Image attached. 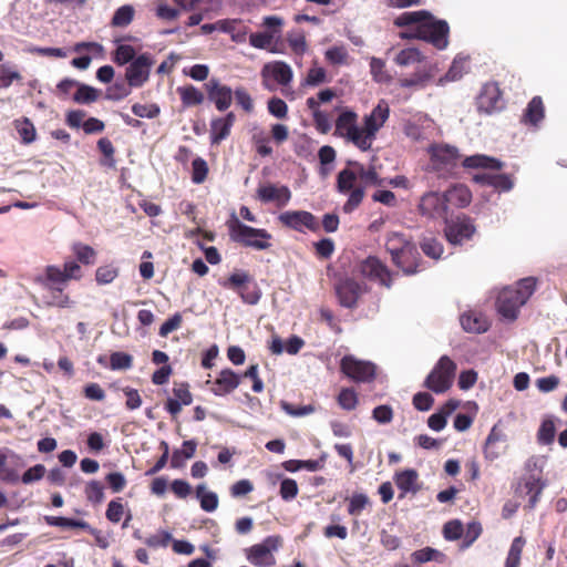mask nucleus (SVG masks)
<instances>
[{"mask_svg":"<svg viewBox=\"0 0 567 567\" xmlns=\"http://www.w3.org/2000/svg\"><path fill=\"white\" fill-rule=\"evenodd\" d=\"M419 213L426 218L447 221L450 210L443 193L427 192L419 203Z\"/></svg>","mask_w":567,"mask_h":567,"instance_id":"11","label":"nucleus"},{"mask_svg":"<svg viewBox=\"0 0 567 567\" xmlns=\"http://www.w3.org/2000/svg\"><path fill=\"white\" fill-rule=\"evenodd\" d=\"M208 175V165L202 157H196L192 163V181L195 184H202Z\"/></svg>","mask_w":567,"mask_h":567,"instance_id":"56","label":"nucleus"},{"mask_svg":"<svg viewBox=\"0 0 567 567\" xmlns=\"http://www.w3.org/2000/svg\"><path fill=\"white\" fill-rule=\"evenodd\" d=\"M72 250L79 262L85 266L93 265L96 260V251L89 245L75 243Z\"/></svg>","mask_w":567,"mask_h":567,"instance_id":"43","label":"nucleus"},{"mask_svg":"<svg viewBox=\"0 0 567 567\" xmlns=\"http://www.w3.org/2000/svg\"><path fill=\"white\" fill-rule=\"evenodd\" d=\"M281 546L280 536H268L262 543L252 545L247 549V559L254 566L271 567L276 564L272 550H277Z\"/></svg>","mask_w":567,"mask_h":567,"instance_id":"9","label":"nucleus"},{"mask_svg":"<svg viewBox=\"0 0 567 567\" xmlns=\"http://www.w3.org/2000/svg\"><path fill=\"white\" fill-rule=\"evenodd\" d=\"M327 72L321 66H312L309 69L306 79L303 80V85L307 86H318L322 83H326Z\"/></svg>","mask_w":567,"mask_h":567,"instance_id":"59","label":"nucleus"},{"mask_svg":"<svg viewBox=\"0 0 567 567\" xmlns=\"http://www.w3.org/2000/svg\"><path fill=\"white\" fill-rule=\"evenodd\" d=\"M100 91L86 84H79L73 100L79 104H90L99 99Z\"/></svg>","mask_w":567,"mask_h":567,"instance_id":"45","label":"nucleus"},{"mask_svg":"<svg viewBox=\"0 0 567 567\" xmlns=\"http://www.w3.org/2000/svg\"><path fill=\"white\" fill-rule=\"evenodd\" d=\"M177 92L185 107L199 105L205 100L204 93L194 85L179 86Z\"/></svg>","mask_w":567,"mask_h":567,"instance_id":"35","label":"nucleus"},{"mask_svg":"<svg viewBox=\"0 0 567 567\" xmlns=\"http://www.w3.org/2000/svg\"><path fill=\"white\" fill-rule=\"evenodd\" d=\"M449 24L445 20H434L432 16L427 21L415 29L416 39L433 44L436 49L443 50L449 44Z\"/></svg>","mask_w":567,"mask_h":567,"instance_id":"8","label":"nucleus"},{"mask_svg":"<svg viewBox=\"0 0 567 567\" xmlns=\"http://www.w3.org/2000/svg\"><path fill=\"white\" fill-rule=\"evenodd\" d=\"M257 197L262 203H275L278 207H284L291 199V192L284 185L266 184L258 187Z\"/></svg>","mask_w":567,"mask_h":567,"instance_id":"22","label":"nucleus"},{"mask_svg":"<svg viewBox=\"0 0 567 567\" xmlns=\"http://www.w3.org/2000/svg\"><path fill=\"white\" fill-rule=\"evenodd\" d=\"M337 402L341 409L352 411L359 403L358 393L353 388H342L337 396Z\"/></svg>","mask_w":567,"mask_h":567,"instance_id":"42","label":"nucleus"},{"mask_svg":"<svg viewBox=\"0 0 567 567\" xmlns=\"http://www.w3.org/2000/svg\"><path fill=\"white\" fill-rule=\"evenodd\" d=\"M241 375L231 369H224L214 381H207L210 384V391L217 396H225L235 391L240 384Z\"/></svg>","mask_w":567,"mask_h":567,"instance_id":"21","label":"nucleus"},{"mask_svg":"<svg viewBox=\"0 0 567 567\" xmlns=\"http://www.w3.org/2000/svg\"><path fill=\"white\" fill-rule=\"evenodd\" d=\"M316 256L320 259H329L334 252V243L330 238H323L313 244Z\"/></svg>","mask_w":567,"mask_h":567,"instance_id":"63","label":"nucleus"},{"mask_svg":"<svg viewBox=\"0 0 567 567\" xmlns=\"http://www.w3.org/2000/svg\"><path fill=\"white\" fill-rule=\"evenodd\" d=\"M324 58L332 65H343L348 63L349 53L343 45H334L326 50Z\"/></svg>","mask_w":567,"mask_h":567,"instance_id":"48","label":"nucleus"},{"mask_svg":"<svg viewBox=\"0 0 567 567\" xmlns=\"http://www.w3.org/2000/svg\"><path fill=\"white\" fill-rule=\"evenodd\" d=\"M462 164L466 168L501 169L503 166L498 159L481 154L465 157Z\"/></svg>","mask_w":567,"mask_h":567,"instance_id":"31","label":"nucleus"},{"mask_svg":"<svg viewBox=\"0 0 567 567\" xmlns=\"http://www.w3.org/2000/svg\"><path fill=\"white\" fill-rule=\"evenodd\" d=\"M474 233L475 226L466 216L457 218L445 228L446 239L453 245H462L465 240L471 239Z\"/></svg>","mask_w":567,"mask_h":567,"instance_id":"20","label":"nucleus"},{"mask_svg":"<svg viewBox=\"0 0 567 567\" xmlns=\"http://www.w3.org/2000/svg\"><path fill=\"white\" fill-rule=\"evenodd\" d=\"M44 520L50 526L63 527V528H80L89 532L91 535H97L99 529L91 527V525L81 519H74L61 516H44Z\"/></svg>","mask_w":567,"mask_h":567,"instance_id":"28","label":"nucleus"},{"mask_svg":"<svg viewBox=\"0 0 567 567\" xmlns=\"http://www.w3.org/2000/svg\"><path fill=\"white\" fill-rule=\"evenodd\" d=\"M279 223L290 229L299 233L310 230L317 233L320 229V225L316 216L307 210H287L278 216Z\"/></svg>","mask_w":567,"mask_h":567,"instance_id":"14","label":"nucleus"},{"mask_svg":"<svg viewBox=\"0 0 567 567\" xmlns=\"http://www.w3.org/2000/svg\"><path fill=\"white\" fill-rule=\"evenodd\" d=\"M392 262L400 268L404 275H414L419 271L420 254L414 245L408 247L403 252L398 254V257L391 256Z\"/></svg>","mask_w":567,"mask_h":567,"instance_id":"23","label":"nucleus"},{"mask_svg":"<svg viewBox=\"0 0 567 567\" xmlns=\"http://www.w3.org/2000/svg\"><path fill=\"white\" fill-rule=\"evenodd\" d=\"M544 487L545 483L539 477L532 475L524 480L523 484L520 485V493H524L529 497L527 504L528 508L533 509L536 506Z\"/></svg>","mask_w":567,"mask_h":567,"instance_id":"29","label":"nucleus"},{"mask_svg":"<svg viewBox=\"0 0 567 567\" xmlns=\"http://www.w3.org/2000/svg\"><path fill=\"white\" fill-rule=\"evenodd\" d=\"M389 115V104L384 100H381L372 111L364 116L363 125L361 126L363 142L375 137L377 132L384 125Z\"/></svg>","mask_w":567,"mask_h":567,"instance_id":"17","label":"nucleus"},{"mask_svg":"<svg viewBox=\"0 0 567 567\" xmlns=\"http://www.w3.org/2000/svg\"><path fill=\"white\" fill-rule=\"evenodd\" d=\"M412 245H414V243L401 233H390L386 236L385 248L391 256L398 257V254L403 252Z\"/></svg>","mask_w":567,"mask_h":567,"instance_id":"34","label":"nucleus"},{"mask_svg":"<svg viewBox=\"0 0 567 567\" xmlns=\"http://www.w3.org/2000/svg\"><path fill=\"white\" fill-rule=\"evenodd\" d=\"M421 249L426 256L433 259H439L443 254V246L435 238L423 239L421 243Z\"/></svg>","mask_w":567,"mask_h":567,"instance_id":"60","label":"nucleus"},{"mask_svg":"<svg viewBox=\"0 0 567 567\" xmlns=\"http://www.w3.org/2000/svg\"><path fill=\"white\" fill-rule=\"evenodd\" d=\"M340 371L357 383H370L377 377V365L373 362L360 360L352 354H347L341 359Z\"/></svg>","mask_w":567,"mask_h":567,"instance_id":"7","label":"nucleus"},{"mask_svg":"<svg viewBox=\"0 0 567 567\" xmlns=\"http://www.w3.org/2000/svg\"><path fill=\"white\" fill-rule=\"evenodd\" d=\"M292 76L293 73L290 65L282 61L269 62L261 70L262 85L269 91L276 89L275 84L270 83L271 80L277 84L288 85Z\"/></svg>","mask_w":567,"mask_h":567,"instance_id":"15","label":"nucleus"},{"mask_svg":"<svg viewBox=\"0 0 567 567\" xmlns=\"http://www.w3.org/2000/svg\"><path fill=\"white\" fill-rule=\"evenodd\" d=\"M118 276V270L110 265L101 266L95 271V280L99 285L111 284Z\"/></svg>","mask_w":567,"mask_h":567,"instance_id":"61","label":"nucleus"},{"mask_svg":"<svg viewBox=\"0 0 567 567\" xmlns=\"http://www.w3.org/2000/svg\"><path fill=\"white\" fill-rule=\"evenodd\" d=\"M359 274L370 280L390 288L392 286V276L384 262L375 256H369L358 264Z\"/></svg>","mask_w":567,"mask_h":567,"instance_id":"12","label":"nucleus"},{"mask_svg":"<svg viewBox=\"0 0 567 567\" xmlns=\"http://www.w3.org/2000/svg\"><path fill=\"white\" fill-rule=\"evenodd\" d=\"M154 62V58L151 53H142L137 55L125 70V79L128 86H143L144 83L148 81Z\"/></svg>","mask_w":567,"mask_h":567,"instance_id":"13","label":"nucleus"},{"mask_svg":"<svg viewBox=\"0 0 567 567\" xmlns=\"http://www.w3.org/2000/svg\"><path fill=\"white\" fill-rule=\"evenodd\" d=\"M357 179L355 173L350 169H343L339 173L337 184L341 193H347L353 189Z\"/></svg>","mask_w":567,"mask_h":567,"instance_id":"64","label":"nucleus"},{"mask_svg":"<svg viewBox=\"0 0 567 567\" xmlns=\"http://www.w3.org/2000/svg\"><path fill=\"white\" fill-rule=\"evenodd\" d=\"M334 136L346 138L348 142H363L361 126L358 125V115L351 110L340 113L336 121Z\"/></svg>","mask_w":567,"mask_h":567,"instance_id":"16","label":"nucleus"},{"mask_svg":"<svg viewBox=\"0 0 567 567\" xmlns=\"http://www.w3.org/2000/svg\"><path fill=\"white\" fill-rule=\"evenodd\" d=\"M131 87L128 83L116 82L106 90V99L111 101H120L126 97L131 93Z\"/></svg>","mask_w":567,"mask_h":567,"instance_id":"62","label":"nucleus"},{"mask_svg":"<svg viewBox=\"0 0 567 567\" xmlns=\"http://www.w3.org/2000/svg\"><path fill=\"white\" fill-rule=\"evenodd\" d=\"M424 59V55L416 48H406L396 53L394 62L400 66L406 68L421 64Z\"/></svg>","mask_w":567,"mask_h":567,"instance_id":"36","label":"nucleus"},{"mask_svg":"<svg viewBox=\"0 0 567 567\" xmlns=\"http://www.w3.org/2000/svg\"><path fill=\"white\" fill-rule=\"evenodd\" d=\"M205 86L208 100L218 111H226L231 105L234 92L228 85L221 84L218 79L213 78Z\"/></svg>","mask_w":567,"mask_h":567,"instance_id":"19","label":"nucleus"},{"mask_svg":"<svg viewBox=\"0 0 567 567\" xmlns=\"http://www.w3.org/2000/svg\"><path fill=\"white\" fill-rule=\"evenodd\" d=\"M184 10L208 11L218 8L220 0H174Z\"/></svg>","mask_w":567,"mask_h":567,"instance_id":"41","label":"nucleus"},{"mask_svg":"<svg viewBox=\"0 0 567 567\" xmlns=\"http://www.w3.org/2000/svg\"><path fill=\"white\" fill-rule=\"evenodd\" d=\"M464 534V526L461 520L453 519L444 524L443 536L446 540H457Z\"/></svg>","mask_w":567,"mask_h":567,"instance_id":"58","label":"nucleus"},{"mask_svg":"<svg viewBox=\"0 0 567 567\" xmlns=\"http://www.w3.org/2000/svg\"><path fill=\"white\" fill-rule=\"evenodd\" d=\"M432 171L446 177L453 173L460 161L458 150L450 144H431L429 147Z\"/></svg>","mask_w":567,"mask_h":567,"instance_id":"6","label":"nucleus"},{"mask_svg":"<svg viewBox=\"0 0 567 567\" xmlns=\"http://www.w3.org/2000/svg\"><path fill=\"white\" fill-rule=\"evenodd\" d=\"M370 74L372 80L380 84H388L392 81V75L386 70L385 62L380 58L372 56L370 59Z\"/></svg>","mask_w":567,"mask_h":567,"instance_id":"38","label":"nucleus"},{"mask_svg":"<svg viewBox=\"0 0 567 567\" xmlns=\"http://www.w3.org/2000/svg\"><path fill=\"white\" fill-rule=\"evenodd\" d=\"M556 434V426L553 419L548 417L543 420L538 432L537 440L543 445H549L554 442Z\"/></svg>","mask_w":567,"mask_h":567,"instance_id":"46","label":"nucleus"},{"mask_svg":"<svg viewBox=\"0 0 567 567\" xmlns=\"http://www.w3.org/2000/svg\"><path fill=\"white\" fill-rule=\"evenodd\" d=\"M477 110L486 114H493L504 107V101L499 87L496 83L491 82L483 85L477 99Z\"/></svg>","mask_w":567,"mask_h":567,"instance_id":"18","label":"nucleus"},{"mask_svg":"<svg viewBox=\"0 0 567 567\" xmlns=\"http://www.w3.org/2000/svg\"><path fill=\"white\" fill-rule=\"evenodd\" d=\"M34 281L52 292L53 300L49 303L50 306L59 308L69 307L71 302L70 297L63 295L68 280L62 269L53 265L47 266L44 275L38 276Z\"/></svg>","mask_w":567,"mask_h":567,"instance_id":"4","label":"nucleus"},{"mask_svg":"<svg viewBox=\"0 0 567 567\" xmlns=\"http://www.w3.org/2000/svg\"><path fill=\"white\" fill-rule=\"evenodd\" d=\"M236 116L229 112L225 116L214 118L210 123V137L213 142H219L228 137Z\"/></svg>","mask_w":567,"mask_h":567,"instance_id":"26","label":"nucleus"},{"mask_svg":"<svg viewBox=\"0 0 567 567\" xmlns=\"http://www.w3.org/2000/svg\"><path fill=\"white\" fill-rule=\"evenodd\" d=\"M462 328L471 333H483L488 330L489 322L487 318L481 312L467 311L461 318Z\"/></svg>","mask_w":567,"mask_h":567,"instance_id":"25","label":"nucleus"},{"mask_svg":"<svg viewBox=\"0 0 567 567\" xmlns=\"http://www.w3.org/2000/svg\"><path fill=\"white\" fill-rule=\"evenodd\" d=\"M526 544L524 537H515L511 544L504 567H519L523 548Z\"/></svg>","mask_w":567,"mask_h":567,"instance_id":"39","label":"nucleus"},{"mask_svg":"<svg viewBox=\"0 0 567 567\" xmlns=\"http://www.w3.org/2000/svg\"><path fill=\"white\" fill-rule=\"evenodd\" d=\"M334 291L340 306L353 309L358 306V301L367 288L355 279L344 276L334 284Z\"/></svg>","mask_w":567,"mask_h":567,"instance_id":"10","label":"nucleus"},{"mask_svg":"<svg viewBox=\"0 0 567 567\" xmlns=\"http://www.w3.org/2000/svg\"><path fill=\"white\" fill-rule=\"evenodd\" d=\"M537 279L526 277L517 281L515 287L502 289L496 299V310L505 319L515 320L523 307L535 292Z\"/></svg>","mask_w":567,"mask_h":567,"instance_id":"1","label":"nucleus"},{"mask_svg":"<svg viewBox=\"0 0 567 567\" xmlns=\"http://www.w3.org/2000/svg\"><path fill=\"white\" fill-rule=\"evenodd\" d=\"M18 80H21V75L13 66L7 63L0 64V89H7Z\"/></svg>","mask_w":567,"mask_h":567,"instance_id":"55","label":"nucleus"},{"mask_svg":"<svg viewBox=\"0 0 567 567\" xmlns=\"http://www.w3.org/2000/svg\"><path fill=\"white\" fill-rule=\"evenodd\" d=\"M85 497L93 504H100L104 499V486L100 481H90L84 488Z\"/></svg>","mask_w":567,"mask_h":567,"instance_id":"49","label":"nucleus"},{"mask_svg":"<svg viewBox=\"0 0 567 567\" xmlns=\"http://www.w3.org/2000/svg\"><path fill=\"white\" fill-rule=\"evenodd\" d=\"M229 237L233 241L256 250H266L271 244V234L264 228H254L234 218L228 223Z\"/></svg>","mask_w":567,"mask_h":567,"instance_id":"2","label":"nucleus"},{"mask_svg":"<svg viewBox=\"0 0 567 567\" xmlns=\"http://www.w3.org/2000/svg\"><path fill=\"white\" fill-rule=\"evenodd\" d=\"M219 31L228 33L234 42L244 43L249 30L240 20H219Z\"/></svg>","mask_w":567,"mask_h":567,"instance_id":"27","label":"nucleus"},{"mask_svg":"<svg viewBox=\"0 0 567 567\" xmlns=\"http://www.w3.org/2000/svg\"><path fill=\"white\" fill-rule=\"evenodd\" d=\"M544 118V105L539 96H535L527 104L523 122L536 126Z\"/></svg>","mask_w":567,"mask_h":567,"instance_id":"32","label":"nucleus"},{"mask_svg":"<svg viewBox=\"0 0 567 567\" xmlns=\"http://www.w3.org/2000/svg\"><path fill=\"white\" fill-rule=\"evenodd\" d=\"M443 196L449 207L465 208L472 202V193L464 184H455L449 187L443 193Z\"/></svg>","mask_w":567,"mask_h":567,"instance_id":"24","label":"nucleus"},{"mask_svg":"<svg viewBox=\"0 0 567 567\" xmlns=\"http://www.w3.org/2000/svg\"><path fill=\"white\" fill-rule=\"evenodd\" d=\"M483 532L482 525L478 522H471L464 529L463 540L461 544L462 549H466L481 536Z\"/></svg>","mask_w":567,"mask_h":567,"instance_id":"53","label":"nucleus"},{"mask_svg":"<svg viewBox=\"0 0 567 567\" xmlns=\"http://www.w3.org/2000/svg\"><path fill=\"white\" fill-rule=\"evenodd\" d=\"M136 58L135 49L130 44H118L113 61L118 65L131 63Z\"/></svg>","mask_w":567,"mask_h":567,"instance_id":"52","label":"nucleus"},{"mask_svg":"<svg viewBox=\"0 0 567 567\" xmlns=\"http://www.w3.org/2000/svg\"><path fill=\"white\" fill-rule=\"evenodd\" d=\"M133 355L126 352L115 351L110 354L109 368L113 371L128 370L133 367Z\"/></svg>","mask_w":567,"mask_h":567,"instance_id":"44","label":"nucleus"},{"mask_svg":"<svg viewBox=\"0 0 567 567\" xmlns=\"http://www.w3.org/2000/svg\"><path fill=\"white\" fill-rule=\"evenodd\" d=\"M133 17V7L130 4L122 6L114 12L112 18V25L120 28L126 27L132 22Z\"/></svg>","mask_w":567,"mask_h":567,"instance_id":"50","label":"nucleus"},{"mask_svg":"<svg viewBox=\"0 0 567 567\" xmlns=\"http://www.w3.org/2000/svg\"><path fill=\"white\" fill-rule=\"evenodd\" d=\"M466 69H467V59L463 58V56H457L453 60L444 79L446 81H457L466 72Z\"/></svg>","mask_w":567,"mask_h":567,"instance_id":"51","label":"nucleus"},{"mask_svg":"<svg viewBox=\"0 0 567 567\" xmlns=\"http://www.w3.org/2000/svg\"><path fill=\"white\" fill-rule=\"evenodd\" d=\"M432 72L425 65L419 66L409 78L400 80V86L405 89H423L432 79Z\"/></svg>","mask_w":567,"mask_h":567,"instance_id":"30","label":"nucleus"},{"mask_svg":"<svg viewBox=\"0 0 567 567\" xmlns=\"http://www.w3.org/2000/svg\"><path fill=\"white\" fill-rule=\"evenodd\" d=\"M455 372V362L450 357L443 355L426 377L424 386L434 393H444L452 386Z\"/></svg>","mask_w":567,"mask_h":567,"instance_id":"5","label":"nucleus"},{"mask_svg":"<svg viewBox=\"0 0 567 567\" xmlns=\"http://www.w3.org/2000/svg\"><path fill=\"white\" fill-rule=\"evenodd\" d=\"M276 38V30L272 32L264 31L251 33L249 35L250 45L256 49L267 50L270 49Z\"/></svg>","mask_w":567,"mask_h":567,"instance_id":"47","label":"nucleus"},{"mask_svg":"<svg viewBox=\"0 0 567 567\" xmlns=\"http://www.w3.org/2000/svg\"><path fill=\"white\" fill-rule=\"evenodd\" d=\"M394 481L398 488L403 493L401 497H403L405 493H415L417 491V472L415 470H404L398 473L394 477Z\"/></svg>","mask_w":567,"mask_h":567,"instance_id":"33","label":"nucleus"},{"mask_svg":"<svg viewBox=\"0 0 567 567\" xmlns=\"http://www.w3.org/2000/svg\"><path fill=\"white\" fill-rule=\"evenodd\" d=\"M430 17L431 14L425 10L403 12L395 18L394 24L400 28L409 25H416L417 28L421 23L427 21Z\"/></svg>","mask_w":567,"mask_h":567,"instance_id":"37","label":"nucleus"},{"mask_svg":"<svg viewBox=\"0 0 567 567\" xmlns=\"http://www.w3.org/2000/svg\"><path fill=\"white\" fill-rule=\"evenodd\" d=\"M196 496L200 502V507L205 512H214L218 507V496L214 492H207L204 484L196 487Z\"/></svg>","mask_w":567,"mask_h":567,"instance_id":"40","label":"nucleus"},{"mask_svg":"<svg viewBox=\"0 0 567 567\" xmlns=\"http://www.w3.org/2000/svg\"><path fill=\"white\" fill-rule=\"evenodd\" d=\"M370 501L365 494H353L349 501L348 513L352 516H359L362 511L369 505Z\"/></svg>","mask_w":567,"mask_h":567,"instance_id":"57","label":"nucleus"},{"mask_svg":"<svg viewBox=\"0 0 567 567\" xmlns=\"http://www.w3.org/2000/svg\"><path fill=\"white\" fill-rule=\"evenodd\" d=\"M14 127L22 142H33L35 140V128L29 118L14 121Z\"/></svg>","mask_w":567,"mask_h":567,"instance_id":"54","label":"nucleus"},{"mask_svg":"<svg viewBox=\"0 0 567 567\" xmlns=\"http://www.w3.org/2000/svg\"><path fill=\"white\" fill-rule=\"evenodd\" d=\"M225 289L236 291L243 302L247 305H257L261 298V290L258 284L247 271L233 272L227 279L219 281Z\"/></svg>","mask_w":567,"mask_h":567,"instance_id":"3","label":"nucleus"}]
</instances>
